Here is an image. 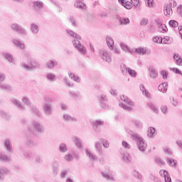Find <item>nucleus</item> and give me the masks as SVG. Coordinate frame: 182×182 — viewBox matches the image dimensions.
<instances>
[{
    "label": "nucleus",
    "mask_w": 182,
    "mask_h": 182,
    "mask_svg": "<svg viewBox=\"0 0 182 182\" xmlns=\"http://www.w3.org/2000/svg\"><path fill=\"white\" fill-rule=\"evenodd\" d=\"M131 138L132 140L136 142V146L139 150V151H141V153H144L146 151V149H147V142L143 137L140 136L139 134L134 133L131 134Z\"/></svg>",
    "instance_id": "nucleus-1"
},
{
    "label": "nucleus",
    "mask_w": 182,
    "mask_h": 182,
    "mask_svg": "<svg viewBox=\"0 0 182 182\" xmlns=\"http://www.w3.org/2000/svg\"><path fill=\"white\" fill-rule=\"evenodd\" d=\"M28 132L41 134L45 133V127L39 121L34 120L32 122L31 126L28 127Z\"/></svg>",
    "instance_id": "nucleus-2"
},
{
    "label": "nucleus",
    "mask_w": 182,
    "mask_h": 182,
    "mask_svg": "<svg viewBox=\"0 0 182 182\" xmlns=\"http://www.w3.org/2000/svg\"><path fill=\"white\" fill-rule=\"evenodd\" d=\"M53 100L50 97L46 98V102L43 105V110L46 116L49 117L53 114V105L50 103V102H53Z\"/></svg>",
    "instance_id": "nucleus-3"
},
{
    "label": "nucleus",
    "mask_w": 182,
    "mask_h": 182,
    "mask_svg": "<svg viewBox=\"0 0 182 182\" xmlns=\"http://www.w3.org/2000/svg\"><path fill=\"white\" fill-rule=\"evenodd\" d=\"M28 64L29 65L26 64V63H21L22 68L28 72H33L34 70H36V69H39L41 68V64L39 62L33 58L29 62Z\"/></svg>",
    "instance_id": "nucleus-4"
},
{
    "label": "nucleus",
    "mask_w": 182,
    "mask_h": 182,
    "mask_svg": "<svg viewBox=\"0 0 182 182\" xmlns=\"http://www.w3.org/2000/svg\"><path fill=\"white\" fill-rule=\"evenodd\" d=\"M11 29L14 32L19 33V35H21V36H26L28 35V31H26L25 28L22 27V26L16 23H14L11 25Z\"/></svg>",
    "instance_id": "nucleus-5"
},
{
    "label": "nucleus",
    "mask_w": 182,
    "mask_h": 182,
    "mask_svg": "<svg viewBox=\"0 0 182 182\" xmlns=\"http://www.w3.org/2000/svg\"><path fill=\"white\" fill-rule=\"evenodd\" d=\"M73 45L74 48H75V49L77 50V52L81 53V55H86V48H85V46L80 43V41L79 40H73Z\"/></svg>",
    "instance_id": "nucleus-6"
},
{
    "label": "nucleus",
    "mask_w": 182,
    "mask_h": 182,
    "mask_svg": "<svg viewBox=\"0 0 182 182\" xmlns=\"http://www.w3.org/2000/svg\"><path fill=\"white\" fill-rule=\"evenodd\" d=\"M5 74H0V90L3 92H9L11 90V85L9 84L2 83L5 82Z\"/></svg>",
    "instance_id": "nucleus-7"
},
{
    "label": "nucleus",
    "mask_w": 182,
    "mask_h": 182,
    "mask_svg": "<svg viewBox=\"0 0 182 182\" xmlns=\"http://www.w3.org/2000/svg\"><path fill=\"white\" fill-rule=\"evenodd\" d=\"M100 56L103 60H105V62H108V63H109V62H112V56H110V54H109L105 50H100Z\"/></svg>",
    "instance_id": "nucleus-8"
},
{
    "label": "nucleus",
    "mask_w": 182,
    "mask_h": 182,
    "mask_svg": "<svg viewBox=\"0 0 182 182\" xmlns=\"http://www.w3.org/2000/svg\"><path fill=\"white\" fill-rule=\"evenodd\" d=\"M92 126L95 132H99V127L105 126V121L102 119H95L92 121Z\"/></svg>",
    "instance_id": "nucleus-9"
},
{
    "label": "nucleus",
    "mask_w": 182,
    "mask_h": 182,
    "mask_svg": "<svg viewBox=\"0 0 182 182\" xmlns=\"http://www.w3.org/2000/svg\"><path fill=\"white\" fill-rule=\"evenodd\" d=\"M11 102L13 105L16 106L19 110H26V107H25L18 99L11 98Z\"/></svg>",
    "instance_id": "nucleus-10"
},
{
    "label": "nucleus",
    "mask_w": 182,
    "mask_h": 182,
    "mask_svg": "<svg viewBox=\"0 0 182 182\" xmlns=\"http://www.w3.org/2000/svg\"><path fill=\"white\" fill-rule=\"evenodd\" d=\"M164 14L166 16L173 15V9H171V4H166L164 6Z\"/></svg>",
    "instance_id": "nucleus-11"
},
{
    "label": "nucleus",
    "mask_w": 182,
    "mask_h": 182,
    "mask_svg": "<svg viewBox=\"0 0 182 182\" xmlns=\"http://www.w3.org/2000/svg\"><path fill=\"white\" fill-rule=\"evenodd\" d=\"M98 156H103V151H102L103 147L102 146V141H96L94 146Z\"/></svg>",
    "instance_id": "nucleus-12"
},
{
    "label": "nucleus",
    "mask_w": 182,
    "mask_h": 182,
    "mask_svg": "<svg viewBox=\"0 0 182 182\" xmlns=\"http://www.w3.org/2000/svg\"><path fill=\"white\" fill-rule=\"evenodd\" d=\"M4 147L8 151V153H14V149L12 148V143L11 142V140L9 139H6L4 142Z\"/></svg>",
    "instance_id": "nucleus-13"
},
{
    "label": "nucleus",
    "mask_w": 182,
    "mask_h": 182,
    "mask_svg": "<svg viewBox=\"0 0 182 182\" xmlns=\"http://www.w3.org/2000/svg\"><path fill=\"white\" fill-rule=\"evenodd\" d=\"M11 174L8 168L6 167H1L0 168V180H4L5 176H8Z\"/></svg>",
    "instance_id": "nucleus-14"
},
{
    "label": "nucleus",
    "mask_w": 182,
    "mask_h": 182,
    "mask_svg": "<svg viewBox=\"0 0 182 182\" xmlns=\"http://www.w3.org/2000/svg\"><path fill=\"white\" fill-rule=\"evenodd\" d=\"M85 154L90 161H97V156L92 153L89 149L85 150Z\"/></svg>",
    "instance_id": "nucleus-15"
},
{
    "label": "nucleus",
    "mask_w": 182,
    "mask_h": 182,
    "mask_svg": "<svg viewBox=\"0 0 182 182\" xmlns=\"http://www.w3.org/2000/svg\"><path fill=\"white\" fill-rule=\"evenodd\" d=\"M0 161L2 163H9V161H12V158L2 152H0Z\"/></svg>",
    "instance_id": "nucleus-16"
},
{
    "label": "nucleus",
    "mask_w": 182,
    "mask_h": 182,
    "mask_svg": "<svg viewBox=\"0 0 182 182\" xmlns=\"http://www.w3.org/2000/svg\"><path fill=\"white\" fill-rule=\"evenodd\" d=\"M122 159L123 160L124 163H126V164H129V163L132 161V156H130V154L126 152L122 154Z\"/></svg>",
    "instance_id": "nucleus-17"
},
{
    "label": "nucleus",
    "mask_w": 182,
    "mask_h": 182,
    "mask_svg": "<svg viewBox=\"0 0 182 182\" xmlns=\"http://www.w3.org/2000/svg\"><path fill=\"white\" fill-rule=\"evenodd\" d=\"M65 31L71 38H74L73 41H80L82 39V37L72 30H66Z\"/></svg>",
    "instance_id": "nucleus-18"
},
{
    "label": "nucleus",
    "mask_w": 182,
    "mask_h": 182,
    "mask_svg": "<svg viewBox=\"0 0 182 182\" xmlns=\"http://www.w3.org/2000/svg\"><path fill=\"white\" fill-rule=\"evenodd\" d=\"M63 119L65 122H73V123L77 122V118L73 117L68 113L63 114Z\"/></svg>",
    "instance_id": "nucleus-19"
},
{
    "label": "nucleus",
    "mask_w": 182,
    "mask_h": 182,
    "mask_svg": "<svg viewBox=\"0 0 182 182\" xmlns=\"http://www.w3.org/2000/svg\"><path fill=\"white\" fill-rule=\"evenodd\" d=\"M149 70L150 77H151V79H157L159 76V72H157V70L153 67H151L149 68Z\"/></svg>",
    "instance_id": "nucleus-20"
},
{
    "label": "nucleus",
    "mask_w": 182,
    "mask_h": 182,
    "mask_svg": "<svg viewBox=\"0 0 182 182\" xmlns=\"http://www.w3.org/2000/svg\"><path fill=\"white\" fill-rule=\"evenodd\" d=\"M30 31L32 35H38L39 33V26L36 23H31Z\"/></svg>",
    "instance_id": "nucleus-21"
},
{
    "label": "nucleus",
    "mask_w": 182,
    "mask_h": 182,
    "mask_svg": "<svg viewBox=\"0 0 182 182\" xmlns=\"http://www.w3.org/2000/svg\"><path fill=\"white\" fill-rule=\"evenodd\" d=\"M55 66H58V62L56 60H49L46 63V68L47 69H54Z\"/></svg>",
    "instance_id": "nucleus-22"
},
{
    "label": "nucleus",
    "mask_w": 182,
    "mask_h": 182,
    "mask_svg": "<svg viewBox=\"0 0 182 182\" xmlns=\"http://www.w3.org/2000/svg\"><path fill=\"white\" fill-rule=\"evenodd\" d=\"M13 43L15 46H16V48H18V49H21V50H23V49H25V43H22L18 39L13 40Z\"/></svg>",
    "instance_id": "nucleus-23"
},
{
    "label": "nucleus",
    "mask_w": 182,
    "mask_h": 182,
    "mask_svg": "<svg viewBox=\"0 0 182 182\" xmlns=\"http://www.w3.org/2000/svg\"><path fill=\"white\" fill-rule=\"evenodd\" d=\"M33 8L36 12H39L41 9H43V2L42 1H34Z\"/></svg>",
    "instance_id": "nucleus-24"
},
{
    "label": "nucleus",
    "mask_w": 182,
    "mask_h": 182,
    "mask_svg": "<svg viewBox=\"0 0 182 182\" xmlns=\"http://www.w3.org/2000/svg\"><path fill=\"white\" fill-rule=\"evenodd\" d=\"M31 110L36 117H42V112H41V110H39V108L36 106H31Z\"/></svg>",
    "instance_id": "nucleus-25"
},
{
    "label": "nucleus",
    "mask_w": 182,
    "mask_h": 182,
    "mask_svg": "<svg viewBox=\"0 0 182 182\" xmlns=\"http://www.w3.org/2000/svg\"><path fill=\"white\" fill-rule=\"evenodd\" d=\"M123 69H124V70H126V72H128V74L129 75V76H131V77H136V76H137V73L136 72V70L130 68H126V65L123 66Z\"/></svg>",
    "instance_id": "nucleus-26"
},
{
    "label": "nucleus",
    "mask_w": 182,
    "mask_h": 182,
    "mask_svg": "<svg viewBox=\"0 0 182 182\" xmlns=\"http://www.w3.org/2000/svg\"><path fill=\"white\" fill-rule=\"evenodd\" d=\"M120 100H122V102L127 103V105H129V106H134V102L130 100V99H129V97L126 95H121Z\"/></svg>",
    "instance_id": "nucleus-27"
},
{
    "label": "nucleus",
    "mask_w": 182,
    "mask_h": 182,
    "mask_svg": "<svg viewBox=\"0 0 182 182\" xmlns=\"http://www.w3.org/2000/svg\"><path fill=\"white\" fill-rule=\"evenodd\" d=\"M98 99L100 101V103L102 105V109H106V105L103 104L104 102H107V97L105 94H102L100 96H98Z\"/></svg>",
    "instance_id": "nucleus-28"
},
{
    "label": "nucleus",
    "mask_w": 182,
    "mask_h": 182,
    "mask_svg": "<svg viewBox=\"0 0 182 182\" xmlns=\"http://www.w3.org/2000/svg\"><path fill=\"white\" fill-rule=\"evenodd\" d=\"M161 176H164L165 178V182H171V178H170V176L168 175V172L166 170H161L160 171Z\"/></svg>",
    "instance_id": "nucleus-29"
},
{
    "label": "nucleus",
    "mask_w": 182,
    "mask_h": 182,
    "mask_svg": "<svg viewBox=\"0 0 182 182\" xmlns=\"http://www.w3.org/2000/svg\"><path fill=\"white\" fill-rule=\"evenodd\" d=\"M73 143H75V146H77V149H82V139L79 138L78 136H74L73 137Z\"/></svg>",
    "instance_id": "nucleus-30"
},
{
    "label": "nucleus",
    "mask_w": 182,
    "mask_h": 182,
    "mask_svg": "<svg viewBox=\"0 0 182 182\" xmlns=\"http://www.w3.org/2000/svg\"><path fill=\"white\" fill-rule=\"evenodd\" d=\"M119 22L122 26H126V25L130 23V19L126 17H121L119 19Z\"/></svg>",
    "instance_id": "nucleus-31"
},
{
    "label": "nucleus",
    "mask_w": 182,
    "mask_h": 182,
    "mask_svg": "<svg viewBox=\"0 0 182 182\" xmlns=\"http://www.w3.org/2000/svg\"><path fill=\"white\" fill-rule=\"evenodd\" d=\"M59 153H68V146L65 143H61L58 146Z\"/></svg>",
    "instance_id": "nucleus-32"
},
{
    "label": "nucleus",
    "mask_w": 182,
    "mask_h": 182,
    "mask_svg": "<svg viewBox=\"0 0 182 182\" xmlns=\"http://www.w3.org/2000/svg\"><path fill=\"white\" fill-rule=\"evenodd\" d=\"M119 4L124 6L126 9H132V2L126 1L125 0H118Z\"/></svg>",
    "instance_id": "nucleus-33"
},
{
    "label": "nucleus",
    "mask_w": 182,
    "mask_h": 182,
    "mask_svg": "<svg viewBox=\"0 0 182 182\" xmlns=\"http://www.w3.org/2000/svg\"><path fill=\"white\" fill-rule=\"evenodd\" d=\"M106 42L107 45L109 48H112L114 46V41H113V38L110 37V36H107L106 37Z\"/></svg>",
    "instance_id": "nucleus-34"
},
{
    "label": "nucleus",
    "mask_w": 182,
    "mask_h": 182,
    "mask_svg": "<svg viewBox=\"0 0 182 182\" xmlns=\"http://www.w3.org/2000/svg\"><path fill=\"white\" fill-rule=\"evenodd\" d=\"M168 86V85L167 82H163L158 87V90H159V92H162V93H164L167 92Z\"/></svg>",
    "instance_id": "nucleus-35"
},
{
    "label": "nucleus",
    "mask_w": 182,
    "mask_h": 182,
    "mask_svg": "<svg viewBox=\"0 0 182 182\" xmlns=\"http://www.w3.org/2000/svg\"><path fill=\"white\" fill-rule=\"evenodd\" d=\"M74 6L75 8H77L78 9H83L84 11H86V8H87L86 4L82 3V1H80V3L75 2L74 4Z\"/></svg>",
    "instance_id": "nucleus-36"
},
{
    "label": "nucleus",
    "mask_w": 182,
    "mask_h": 182,
    "mask_svg": "<svg viewBox=\"0 0 182 182\" xmlns=\"http://www.w3.org/2000/svg\"><path fill=\"white\" fill-rule=\"evenodd\" d=\"M155 133H156V129H154V127H149L147 130V136L150 139L154 137Z\"/></svg>",
    "instance_id": "nucleus-37"
},
{
    "label": "nucleus",
    "mask_w": 182,
    "mask_h": 182,
    "mask_svg": "<svg viewBox=\"0 0 182 182\" xmlns=\"http://www.w3.org/2000/svg\"><path fill=\"white\" fill-rule=\"evenodd\" d=\"M101 174L102 177H104V178H106V180H107V181H114V178L113 177V176L106 172H102Z\"/></svg>",
    "instance_id": "nucleus-38"
},
{
    "label": "nucleus",
    "mask_w": 182,
    "mask_h": 182,
    "mask_svg": "<svg viewBox=\"0 0 182 182\" xmlns=\"http://www.w3.org/2000/svg\"><path fill=\"white\" fill-rule=\"evenodd\" d=\"M3 56L5 58V59H6V60L10 62L11 63H15V60L14 59L12 55H11L10 53H3Z\"/></svg>",
    "instance_id": "nucleus-39"
},
{
    "label": "nucleus",
    "mask_w": 182,
    "mask_h": 182,
    "mask_svg": "<svg viewBox=\"0 0 182 182\" xmlns=\"http://www.w3.org/2000/svg\"><path fill=\"white\" fill-rule=\"evenodd\" d=\"M131 122L132 124H134V125L135 126V127H136V129H141L143 127V123H141L140 121L136 119H132Z\"/></svg>",
    "instance_id": "nucleus-40"
},
{
    "label": "nucleus",
    "mask_w": 182,
    "mask_h": 182,
    "mask_svg": "<svg viewBox=\"0 0 182 182\" xmlns=\"http://www.w3.org/2000/svg\"><path fill=\"white\" fill-rule=\"evenodd\" d=\"M120 48L124 50V52H129V53H132V50L130 49V48H129V46H127V44L122 43H120Z\"/></svg>",
    "instance_id": "nucleus-41"
},
{
    "label": "nucleus",
    "mask_w": 182,
    "mask_h": 182,
    "mask_svg": "<svg viewBox=\"0 0 182 182\" xmlns=\"http://www.w3.org/2000/svg\"><path fill=\"white\" fill-rule=\"evenodd\" d=\"M173 59L176 60V65H178V66H182V60L181 57L178 54H175L173 55Z\"/></svg>",
    "instance_id": "nucleus-42"
},
{
    "label": "nucleus",
    "mask_w": 182,
    "mask_h": 182,
    "mask_svg": "<svg viewBox=\"0 0 182 182\" xmlns=\"http://www.w3.org/2000/svg\"><path fill=\"white\" fill-rule=\"evenodd\" d=\"M46 77L48 82H55V79H56V75L53 73H48L46 75Z\"/></svg>",
    "instance_id": "nucleus-43"
},
{
    "label": "nucleus",
    "mask_w": 182,
    "mask_h": 182,
    "mask_svg": "<svg viewBox=\"0 0 182 182\" xmlns=\"http://www.w3.org/2000/svg\"><path fill=\"white\" fill-rule=\"evenodd\" d=\"M69 176V170L63 169L60 171V178H66Z\"/></svg>",
    "instance_id": "nucleus-44"
},
{
    "label": "nucleus",
    "mask_w": 182,
    "mask_h": 182,
    "mask_svg": "<svg viewBox=\"0 0 182 182\" xmlns=\"http://www.w3.org/2000/svg\"><path fill=\"white\" fill-rule=\"evenodd\" d=\"M23 156L27 160H33V157H35V154L32 152H25L23 154Z\"/></svg>",
    "instance_id": "nucleus-45"
},
{
    "label": "nucleus",
    "mask_w": 182,
    "mask_h": 182,
    "mask_svg": "<svg viewBox=\"0 0 182 182\" xmlns=\"http://www.w3.org/2000/svg\"><path fill=\"white\" fill-rule=\"evenodd\" d=\"M100 141H101V143L105 149H109L110 144L109 143V141H107V139L101 138V139H100Z\"/></svg>",
    "instance_id": "nucleus-46"
},
{
    "label": "nucleus",
    "mask_w": 182,
    "mask_h": 182,
    "mask_svg": "<svg viewBox=\"0 0 182 182\" xmlns=\"http://www.w3.org/2000/svg\"><path fill=\"white\" fill-rule=\"evenodd\" d=\"M166 163L168 164V166H171V167H176V166H177V161L170 158L166 159Z\"/></svg>",
    "instance_id": "nucleus-47"
},
{
    "label": "nucleus",
    "mask_w": 182,
    "mask_h": 182,
    "mask_svg": "<svg viewBox=\"0 0 182 182\" xmlns=\"http://www.w3.org/2000/svg\"><path fill=\"white\" fill-rule=\"evenodd\" d=\"M21 101L24 105H26V106L31 107L32 106V102H31V100H29V98L28 97H23L21 99Z\"/></svg>",
    "instance_id": "nucleus-48"
},
{
    "label": "nucleus",
    "mask_w": 182,
    "mask_h": 182,
    "mask_svg": "<svg viewBox=\"0 0 182 182\" xmlns=\"http://www.w3.org/2000/svg\"><path fill=\"white\" fill-rule=\"evenodd\" d=\"M24 58H26L28 63H29L33 59L31 53L28 51L24 52Z\"/></svg>",
    "instance_id": "nucleus-49"
},
{
    "label": "nucleus",
    "mask_w": 182,
    "mask_h": 182,
    "mask_svg": "<svg viewBox=\"0 0 182 182\" xmlns=\"http://www.w3.org/2000/svg\"><path fill=\"white\" fill-rule=\"evenodd\" d=\"M69 78L72 79V80H74V82H77L79 83L80 82V78L79 77L75 75L73 73H69L68 74Z\"/></svg>",
    "instance_id": "nucleus-50"
},
{
    "label": "nucleus",
    "mask_w": 182,
    "mask_h": 182,
    "mask_svg": "<svg viewBox=\"0 0 182 182\" xmlns=\"http://www.w3.org/2000/svg\"><path fill=\"white\" fill-rule=\"evenodd\" d=\"M139 89H140L141 92H142V95H144L146 97H149V92H147L146 90V88L144 87V85L141 84L139 85Z\"/></svg>",
    "instance_id": "nucleus-51"
},
{
    "label": "nucleus",
    "mask_w": 182,
    "mask_h": 182,
    "mask_svg": "<svg viewBox=\"0 0 182 182\" xmlns=\"http://www.w3.org/2000/svg\"><path fill=\"white\" fill-rule=\"evenodd\" d=\"M75 159V157L72 155V154H67L65 155L64 156V159L65 160V161H73V159Z\"/></svg>",
    "instance_id": "nucleus-52"
},
{
    "label": "nucleus",
    "mask_w": 182,
    "mask_h": 182,
    "mask_svg": "<svg viewBox=\"0 0 182 182\" xmlns=\"http://www.w3.org/2000/svg\"><path fill=\"white\" fill-rule=\"evenodd\" d=\"M69 96L70 97H73V99H79V97L80 96V92H70Z\"/></svg>",
    "instance_id": "nucleus-53"
},
{
    "label": "nucleus",
    "mask_w": 182,
    "mask_h": 182,
    "mask_svg": "<svg viewBox=\"0 0 182 182\" xmlns=\"http://www.w3.org/2000/svg\"><path fill=\"white\" fill-rule=\"evenodd\" d=\"M119 106L124 109V110H127V112H132L133 110V107L127 106L123 103H119Z\"/></svg>",
    "instance_id": "nucleus-54"
},
{
    "label": "nucleus",
    "mask_w": 182,
    "mask_h": 182,
    "mask_svg": "<svg viewBox=\"0 0 182 182\" xmlns=\"http://www.w3.org/2000/svg\"><path fill=\"white\" fill-rule=\"evenodd\" d=\"M135 52H136V53H138V55H144L146 54V49L143 48H138L135 49Z\"/></svg>",
    "instance_id": "nucleus-55"
},
{
    "label": "nucleus",
    "mask_w": 182,
    "mask_h": 182,
    "mask_svg": "<svg viewBox=\"0 0 182 182\" xmlns=\"http://www.w3.org/2000/svg\"><path fill=\"white\" fill-rule=\"evenodd\" d=\"M0 116H2L5 120H10L11 116L4 111H0Z\"/></svg>",
    "instance_id": "nucleus-56"
},
{
    "label": "nucleus",
    "mask_w": 182,
    "mask_h": 182,
    "mask_svg": "<svg viewBox=\"0 0 182 182\" xmlns=\"http://www.w3.org/2000/svg\"><path fill=\"white\" fill-rule=\"evenodd\" d=\"M168 25L171 28H177V26H178V23L175 20H171L168 22Z\"/></svg>",
    "instance_id": "nucleus-57"
},
{
    "label": "nucleus",
    "mask_w": 182,
    "mask_h": 182,
    "mask_svg": "<svg viewBox=\"0 0 182 182\" xmlns=\"http://www.w3.org/2000/svg\"><path fill=\"white\" fill-rule=\"evenodd\" d=\"M148 106L150 107V109H151V110H153V112H154V113H159V109L157 107H156V106H154V104L149 103L148 104Z\"/></svg>",
    "instance_id": "nucleus-58"
},
{
    "label": "nucleus",
    "mask_w": 182,
    "mask_h": 182,
    "mask_svg": "<svg viewBox=\"0 0 182 182\" xmlns=\"http://www.w3.org/2000/svg\"><path fill=\"white\" fill-rule=\"evenodd\" d=\"M156 164H158V166H164L166 164L164 161L160 158H156L155 159Z\"/></svg>",
    "instance_id": "nucleus-59"
},
{
    "label": "nucleus",
    "mask_w": 182,
    "mask_h": 182,
    "mask_svg": "<svg viewBox=\"0 0 182 182\" xmlns=\"http://www.w3.org/2000/svg\"><path fill=\"white\" fill-rule=\"evenodd\" d=\"M153 41L154 42H155V43H163V38L161 37H154Z\"/></svg>",
    "instance_id": "nucleus-60"
},
{
    "label": "nucleus",
    "mask_w": 182,
    "mask_h": 182,
    "mask_svg": "<svg viewBox=\"0 0 182 182\" xmlns=\"http://www.w3.org/2000/svg\"><path fill=\"white\" fill-rule=\"evenodd\" d=\"M162 43L168 45L171 43V39L168 36L164 37V39H162Z\"/></svg>",
    "instance_id": "nucleus-61"
},
{
    "label": "nucleus",
    "mask_w": 182,
    "mask_h": 182,
    "mask_svg": "<svg viewBox=\"0 0 182 182\" xmlns=\"http://www.w3.org/2000/svg\"><path fill=\"white\" fill-rule=\"evenodd\" d=\"M71 153H73V156H75V160H79L80 159V156H79V151L72 149Z\"/></svg>",
    "instance_id": "nucleus-62"
},
{
    "label": "nucleus",
    "mask_w": 182,
    "mask_h": 182,
    "mask_svg": "<svg viewBox=\"0 0 182 182\" xmlns=\"http://www.w3.org/2000/svg\"><path fill=\"white\" fill-rule=\"evenodd\" d=\"M161 75L164 80H167V77L168 76V73L166 70L161 71Z\"/></svg>",
    "instance_id": "nucleus-63"
},
{
    "label": "nucleus",
    "mask_w": 182,
    "mask_h": 182,
    "mask_svg": "<svg viewBox=\"0 0 182 182\" xmlns=\"http://www.w3.org/2000/svg\"><path fill=\"white\" fill-rule=\"evenodd\" d=\"M26 144H27L29 147L33 146V140L31 138H28L26 141Z\"/></svg>",
    "instance_id": "nucleus-64"
}]
</instances>
